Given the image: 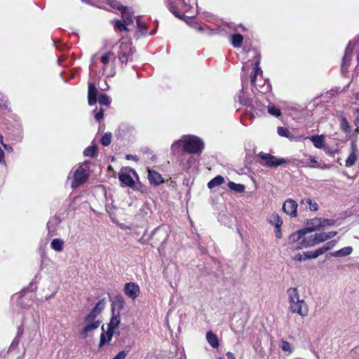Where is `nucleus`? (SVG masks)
I'll return each instance as SVG.
<instances>
[{"mask_svg": "<svg viewBox=\"0 0 359 359\" xmlns=\"http://www.w3.org/2000/svg\"><path fill=\"white\" fill-rule=\"evenodd\" d=\"M90 161H85L75 165L68 176L72 189H76L83 184L89 178L90 172Z\"/></svg>", "mask_w": 359, "mask_h": 359, "instance_id": "7ed1b4c3", "label": "nucleus"}, {"mask_svg": "<svg viewBox=\"0 0 359 359\" xmlns=\"http://www.w3.org/2000/svg\"><path fill=\"white\" fill-rule=\"evenodd\" d=\"M97 146H90L86 148L83 152L84 156L95 157L97 155Z\"/></svg>", "mask_w": 359, "mask_h": 359, "instance_id": "a19ab883", "label": "nucleus"}, {"mask_svg": "<svg viewBox=\"0 0 359 359\" xmlns=\"http://www.w3.org/2000/svg\"><path fill=\"white\" fill-rule=\"evenodd\" d=\"M123 290L125 294L132 300H135L140 293V286L134 282L126 283Z\"/></svg>", "mask_w": 359, "mask_h": 359, "instance_id": "9b49d317", "label": "nucleus"}, {"mask_svg": "<svg viewBox=\"0 0 359 359\" xmlns=\"http://www.w3.org/2000/svg\"><path fill=\"white\" fill-rule=\"evenodd\" d=\"M280 229L281 228L276 229V236L278 238H280L282 236Z\"/></svg>", "mask_w": 359, "mask_h": 359, "instance_id": "69168bd1", "label": "nucleus"}, {"mask_svg": "<svg viewBox=\"0 0 359 359\" xmlns=\"http://www.w3.org/2000/svg\"><path fill=\"white\" fill-rule=\"evenodd\" d=\"M137 24V32L135 34V38L139 39L141 37H145L147 36H153L156 33V29L149 32L148 27L146 23L142 20L141 17H138L136 20Z\"/></svg>", "mask_w": 359, "mask_h": 359, "instance_id": "9d476101", "label": "nucleus"}, {"mask_svg": "<svg viewBox=\"0 0 359 359\" xmlns=\"http://www.w3.org/2000/svg\"><path fill=\"white\" fill-rule=\"evenodd\" d=\"M356 44H359V34L355 38L353 41L348 42L342 59V68H345L349 65L352 49Z\"/></svg>", "mask_w": 359, "mask_h": 359, "instance_id": "f8f14e48", "label": "nucleus"}, {"mask_svg": "<svg viewBox=\"0 0 359 359\" xmlns=\"http://www.w3.org/2000/svg\"><path fill=\"white\" fill-rule=\"evenodd\" d=\"M311 141L316 148L322 149L325 146V137L323 135L311 136Z\"/></svg>", "mask_w": 359, "mask_h": 359, "instance_id": "7c9ffc66", "label": "nucleus"}, {"mask_svg": "<svg viewBox=\"0 0 359 359\" xmlns=\"http://www.w3.org/2000/svg\"><path fill=\"white\" fill-rule=\"evenodd\" d=\"M226 356L228 359H236L234 355L231 352H228L226 353Z\"/></svg>", "mask_w": 359, "mask_h": 359, "instance_id": "338daca9", "label": "nucleus"}, {"mask_svg": "<svg viewBox=\"0 0 359 359\" xmlns=\"http://www.w3.org/2000/svg\"><path fill=\"white\" fill-rule=\"evenodd\" d=\"M288 302L289 310L292 313L305 317L308 315L309 308L304 299H300L299 290L297 287H290L286 291Z\"/></svg>", "mask_w": 359, "mask_h": 359, "instance_id": "20e7f679", "label": "nucleus"}, {"mask_svg": "<svg viewBox=\"0 0 359 359\" xmlns=\"http://www.w3.org/2000/svg\"><path fill=\"white\" fill-rule=\"evenodd\" d=\"M337 243V241L336 240H332L327 242L323 247L319 248L318 250L320 251V255H323L327 251L332 249L335 246Z\"/></svg>", "mask_w": 359, "mask_h": 359, "instance_id": "58836bf2", "label": "nucleus"}, {"mask_svg": "<svg viewBox=\"0 0 359 359\" xmlns=\"http://www.w3.org/2000/svg\"><path fill=\"white\" fill-rule=\"evenodd\" d=\"M224 182V179L221 175H217L213 179H212L208 183V187L210 189L215 188L216 187H218L221 185Z\"/></svg>", "mask_w": 359, "mask_h": 359, "instance_id": "e433bc0d", "label": "nucleus"}, {"mask_svg": "<svg viewBox=\"0 0 359 359\" xmlns=\"http://www.w3.org/2000/svg\"><path fill=\"white\" fill-rule=\"evenodd\" d=\"M258 156L260 159L264 161L262 165L269 168H277L287 163V161L283 158H277L271 154L264 153L263 151L259 152Z\"/></svg>", "mask_w": 359, "mask_h": 359, "instance_id": "6e6552de", "label": "nucleus"}, {"mask_svg": "<svg viewBox=\"0 0 359 359\" xmlns=\"http://www.w3.org/2000/svg\"><path fill=\"white\" fill-rule=\"evenodd\" d=\"M118 178L121 184L124 186L129 187H133L135 186V181L128 173L121 172L118 175Z\"/></svg>", "mask_w": 359, "mask_h": 359, "instance_id": "393cba45", "label": "nucleus"}, {"mask_svg": "<svg viewBox=\"0 0 359 359\" xmlns=\"http://www.w3.org/2000/svg\"><path fill=\"white\" fill-rule=\"evenodd\" d=\"M93 113H95V114H94L95 119L97 122H100V121L104 117V110H103V109L100 108L98 111H97V109H95L93 111Z\"/></svg>", "mask_w": 359, "mask_h": 359, "instance_id": "3c124183", "label": "nucleus"}, {"mask_svg": "<svg viewBox=\"0 0 359 359\" xmlns=\"http://www.w3.org/2000/svg\"><path fill=\"white\" fill-rule=\"evenodd\" d=\"M126 158L127 160H133L135 161H137L139 159L136 155H132V154H127L126 156Z\"/></svg>", "mask_w": 359, "mask_h": 359, "instance_id": "052dcab7", "label": "nucleus"}, {"mask_svg": "<svg viewBox=\"0 0 359 359\" xmlns=\"http://www.w3.org/2000/svg\"><path fill=\"white\" fill-rule=\"evenodd\" d=\"M302 203H306L309 205V208L311 211H316L318 209V205L316 202L313 201L311 198H305L302 200Z\"/></svg>", "mask_w": 359, "mask_h": 359, "instance_id": "37998d69", "label": "nucleus"}, {"mask_svg": "<svg viewBox=\"0 0 359 359\" xmlns=\"http://www.w3.org/2000/svg\"><path fill=\"white\" fill-rule=\"evenodd\" d=\"M236 30L237 25L233 22H224L215 27H210L208 25L203 23V33H207L210 35H226L231 32H236Z\"/></svg>", "mask_w": 359, "mask_h": 359, "instance_id": "0eeeda50", "label": "nucleus"}, {"mask_svg": "<svg viewBox=\"0 0 359 359\" xmlns=\"http://www.w3.org/2000/svg\"><path fill=\"white\" fill-rule=\"evenodd\" d=\"M354 125L358 126L359 125V117H357L355 120H354Z\"/></svg>", "mask_w": 359, "mask_h": 359, "instance_id": "774afa93", "label": "nucleus"}, {"mask_svg": "<svg viewBox=\"0 0 359 359\" xmlns=\"http://www.w3.org/2000/svg\"><path fill=\"white\" fill-rule=\"evenodd\" d=\"M257 75H254L252 74V75L250 76V83L252 84V85H255V82H256V80H257Z\"/></svg>", "mask_w": 359, "mask_h": 359, "instance_id": "0e129e2a", "label": "nucleus"}, {"mask_svg": "<svg viewBox=\"0 0 359 359\" xmlns=\"http://www.w3.org/2000/svg\"><path fill=\"white\" fill-rule=\"evenodd\" d=\"M65 242L60 238H54L51 241L50 246L55 252H60L63 250Z\"/></svg>", "mask_w": 359, "mask_h": 359, "instance_id": "c756f323", "label": "nucleus"}, {"mask_svg": "<svg viewBox=\"0 0 359 359\" xmlns=\"http://www.w3.org/2000/svg\"><path fill=\"white\" fill-rule=\"evenodd\" d=\"M280 347L283 351L285 352H292L291 345L287 341H283L280 344Z\"/></svg>", "mask_w": 359, "mask_h": 359, "instance_id": "864d4df0", "label": "nucleus"}, {"mask_svg": "<svg viewBox=\"0 0 359 359\" xmlns=\"http://www.w3.org/2000/svg\"><path fill=\"white\" fill-rule=\"evenodd\" d=\"M128 353V351H121L113 359H125Z\"/></svg>", "mask_w": 359, "mask_h": 359, "instance_id": "5fc2aeb1", "label": "nucleus"}, {"mask_svg": "<svg viewBox=\"0 0 359 359\" xmlns=\"http://www.w3.org/2000/svg\"><path fill=\"white\" fill-rule=\"evenodd\" d=\"M268 113L275 117H280L282 115L280 109L274 104H269L267 109Z\"/></svg>", "mask_w": 359, "mask_h": 359, "instance_id": "ea45409f", "label": "nucleus"}, {"mask_svg": "<svg viewBox=\"0 0 359 359\" xmlns=\"http://www.w3.org/2000/svg\"><path fill=\"white\" fill-rule=\"evenodd\" d=\"M148 179L150 184L158 186L163 182L162 176L156 171L148 170Z\"/></svg>", "mask_w": 359, "mask_h": 359, "instance_id": "412c9836", "label": "nucleus"}, {"mask_svg": "<svg viewBox=\"0 0 359 359\" xmlns=\"http://www.w3.org/2000/svg\"><path fill=\"white\" fill-rule=\"evenodd\" d=\"M229 40L231 44L234 48H238L242 46L243 41V36L242 34L238 33L232 34L229 36Z\"/></svg>", "mask_w": 359, "mask_h": 359, "instance_id": "bb28decb", "label": "nucleus"}, {"mask_svg": "<svg viewBox=\"0 0 359 359\" xmlns=\"http://www.w3.org/2000/svg\"><path fill=\"white\" fill-rule=\"evenodd\" d=\"M0 106L1 107H7V100L6 97L0 93Z\"/></svg>", "mask_w": 359, "mask_h": 359, "instance_id": "6e6d98bb", "label": "nucleus"}, {"mask_svg": "<svg viewBox=\"0 0 359 359\" xmlns=\"http://www.w3.org/2000/svg\"><path fill=\"white\" fill-rule=\"evenodd\" d=\"M255 53H256V60L253 64L254 68H253V72L252 74L254 75H258L259 74H262V70L261 69V67H259L260 60H261V56L256 50H255Z\"/></svg>", "mask_w": 359, "mask_h": 359, "instance_id": "4c0bfd02", "label": "nucleus"}, {"mask_svg": "<svg viewBox=\"0 0 359 359\" xmlns=\"http://www.w3.org/2000/svg\"><path fill=\"white\" fill-rule=\"evenodd\" d=\"M116 56L112 51H108L102 55L100 57V61L103 64V70L106 71L110 62H114Z\"/></svg>", "mask_w": 359, "mask_h": 359, "instance_id": "5701e85b", "label": "nucleus"}, {"mask_svg": "<svg viewBox=\"0 0 359 359\" xmlns=\"http://www.w3.org/2000/svg\"><path fill=\"white\" fill-rule=\"evenodd\" d=\"M62 218L58 215L50 217L47 222V236L53 237L60 234Z\"/></svg>", "mask_w": 359, "mask_h": 359, "instance_id": "1a4fd4ad", "label": "nucleus"}, {"mask_svg": "<svg viewBox=\"0 0 359 359\" xmlns=\"http://www.w3.org/2000/svg\"><path fill=\"white\" fill-rule=\"evenodd\" d=\"M358 134H359V127L357 126V128L353 131L351 132L348 139L351 140V142L354 141L356 143Z\"/></svg>", "mask_w": 359, "mask_h": 359, "instance_id": "603ef678", "label": "nucleus"}, {"mask_svg": "<svg viewBox=\"0 0 359 359\" xmlns=\"http://www.w3.org/2000/svg\"><path fill=\"white\" fill-rule=\"evenodd\" d=\"M203 21L204 20L210 21L212 19V17L210 14L203 12Z\"/></svg>", "mask_w": 359, "mask_h": 359, "instance_id": "e2e57ef3", "label": "nucleus"}, {"mask_svg": "<svg viewBox=\"0 0 359 359\" xmlns=\"http://www.w3.org/2000/svg\"><path fill=\"white\" fill-rule=\"evenodd\" d=\"M304 255L305 256L306 259H316L321 255H320L318 249H317L315 251L304 252Z\"/></svg>", "mask_w": 359, "mask_h": 359, "instance_id": "49530a36", "label": "nucleus"}, {"mask_svg": "<svg viewBox=\"0 0 359 359\" xmlns=\"http://www.w3.org/2000/svg\"><path fill=\"white\" fill-rule=\"evenodd\" d=\"M205 339L212 348H218L219 347L220 343L219 338L212 330H209L206 332Z\"/></svg>", "mask_w": 359, "mask_h": 359, "instance_id": "aec40b11", "label": "nucleus"}, {"mask_svg": "<svg viewBox=\"0 0 359 359\" xmlns=\"http://www.w3.org/2000/svg\"><path fill=\"white\" fill-rule=\"evenodd\" d=\"M353 252V248L347 246L339 250L331 252L330 255L334 257H344L350 255Z\"/></svg>", "mask_w": 359, "mask_h": 359, "instance_id": "cd10ccee", "label": "nucleus"}, {"mask_svg": "<svg viewBox=\"0 0 359 359\" xmlns=\"http://www.w3.org/2000/svg\"><path fill=\"white\" fill-rule=\"evenodd\" d=\"M83 323L84 326L79 332L82 335L83 338H86L88 332L93 331L99 327L100 321L94 320L86 321V318L85 317L83 319Z\"/></svg>", "mask_w": 359, "mask_h": 359, "instance_id": "ddd939ff", "label": "nucleus"}, {"mask_svg": "<svg viewBox=\"0 0 359 359\" xmlns=\"http://www.w3.org/2000/svg\"><path fill=\"white\" fill-rule=\"evenodd\" d=\"M97 89L94 83L88 84V100L90 105H93L97 102Z\"/></svg>", "mask_w": 359, "mask_h": 359, "instance_id": "4be33fe9", "label": "nucleus"}, {"mask_svg": "<svg viewBox=\"0 0 359 359\" xmlns=\"http://www.w3.org/2000/svg\"><path fill=\"white\" fill-rule=\"evenodd\" d=\"M113 49L117 52V57L122 65H126L128 61L132 60L135 49L129 41H120L113 46Z\"/></svg>", "mask_w": 359, "mask_h": 359, "instance_id": "423d86ee", "label": "nucleus"}, {"mask_svg": "<svg viewBox=\"0 0 359 359\" xmlns=\"http://www.w3.org/2000/svg\"><path fill=\"white\" fill-rule=\"evenodd\" d=\"M309 160L312 164H305V167L308 168H320V169H326L328 168L329 166L326 164H324L323 165H321L320 163H318L316 158L314 156H310Z\"/></svg>", "mask_w": 359, "mask_h": 359, "instance_id": "c9c22d12", "label": "nucleus"}, {"mask_svg": "<svg viewBox=\"0 0 359 359\" xmlns=\"http://www.w3.org/2000/svg\"><path fill=\"white\" fill-rule=\"evenodd\" d=\"M120 323H121V317H120L119 313H118L117 314H115L114 309H112V316H111L109 323L107 325V326H108L107 330L115 334L114 330L116 328H117L118 327ZM116 334L119 335V332H116Z\"/></svg>", "mask_w": 359, "mask_h": 359, "instance_id": "6ab92c4d", "label": "nucleus"}, {"mask_svg": "<svg viewBox=\"0 0 359 359\" xmlns=\"http://www.w3.org/2000/svg\"><path fill=\"white\" fill-rule=\"evenodd\" d=\"M2 145V147L8 152H13V147L9 145V144H6L5 143L3 142V144H1Z\"/></svg>", "mask_w": 359, "mask_h": 359, "instance_id": "680f3d73", "label": "nucleus"}, {"mask_svg": "<svg viewBox=\"0 0 359 359\" xmlns=\"http://www.w3.org/2000/svg\"><path fill=\"white\" fill-rule=\"evenodd\" d=\"M278 135L284 137H289L290 133L289 130L285 127L279 126L277 128Z\"/></svg>", "mask_w": 359, "mask_h": 359, "instance_id": "09e8293b", "label": "nucleus"}, {"mask_svg": "<svg viewBox=\"0 0 359 359\" xmlns=\"http://www.w3.org/2000/svg\"><path fill=\"white\" fill-rule=\"evenodd\" d=\"M228 188L236 193H243L245 189V187L242 184H236L233 182L229 181L228 182Z\"/></svg>", "mask_w": 359, "mask_h": 359, "instance_id": "f704fd0d", "label": "nucleus"}, {"mask_svg": "<svg viewBox=\"0 0 359 359\" xmlns=\"http://www.w3.org/2000/svg\"><path fill=\"white\" fill-rule=\"evenodd\" d=\"M337 234V231H330V232H327V233H325V237H326V240H328V239H330V238H332L333 237H334Z\"/></svg>", "mask_w": 359, "mask_h": 359, "instance_id": "13d9d810", "label": "nucleus"}, {"mask_svg": "<svg viewBox=\"0 0 359 359\" xmlns=\"http://www.w3.org/2000/svg\"><path fill=\"white\" fill-rule=\"evenodd\" d=\"M169 11L177 18L183 20L192 29L201 32L202 22L200 18L195 17L198 13L197 0H166Z\"/></svg>", "mask_w": 359, "mask_h": 359, "instance_id": "f03ea898", "label": "nucleus"}, {"mask_svg": "<svg viewBox=\"0 0 359 359\" xmlns=\"http://www.w3.org/2000/svg\"><path fill=\"white\" fill-rule=\"evenodd\" d=\"M297 203L292 199L286 200L283 205V210L291 217L297 216Z\"/></svg>", "mask_w": 359, "mask_h": 359, "instance_id": "4468645a", "label": "nucleus"}, {"mask_svg": "<svg viewBox=\"0 0 359 359\" xmlns=\"http://www.w3.org/2000/svg\"><path fill=\"white\" fill-rule=\"evenodd\" d=\"M315 245H316V243L314 241V238H313V235H311V236L304 238L301 242H299L297 243L296 248L298 250H300V249H303V248L313 247Z\"/></svg>", "mask_w": 359, "mask_h": 359, "instance_id": "a878e982", "label": "nucleus"}, {"mask_svg": "<svg viewBox=\"0 0 359 359\" xmlns=\"http://www.w3.org/2000/svg\"><path fill=\"white\" fill-rule=\"evenodd\" d=\"M111 142V134L108 133H105L101 138L100 142L104 146H109Z\"/></svg>", "mask_w": 359, "mask_h": 359, "instance_id": "de8ad7c7", "label": "nucleus"}, {"mask_svg": "<svg viewBox=\"0 0 359 359\" xmlns=\"http://www.w3.org/2000/svg\"><path fill=\"white\" fill-rule=\"evenodd\" d=\"M320 221H321L322 229H323L326 226H333L336 223V221L333 219L320 218Z\"/></svg>", "mask_w": 359, "mask_h": 359, "instance_id": "8fccbe9b", "label": "nucleus"}, {"mask_svg": "<svg viewBox=\"0 0 359 359\" xmlns=\"http://www.w3.org/2000/svg\"><path fill=\"white\" fill-rule=\"evenodd\" d=\"M307 233L303 228L292 233L289 237V241L291 243L298 242Z\"/></svg>", "mask_w": 359, "mask_h": 359, "instance_id": "473e14b6", "label": "nucleus"}, {"mask_svg": "<svg viewBox=\"0 0 359 359\" xmlns=\"http://www.w3.org/2000/svg\"><path fill=\"white\" fill-rule=\"evenodd\" d=\"M269 222L271 224L274 225L276 229L281 228L283 224V221L280 217L276 212H273L270 215Z\"/></svg>", "mask_w": 359, "mask_h": 359, "instance_id": "2f4dec72", "label": "nucleus"}, {"mask_svg": "<svg viewBox=\"0 0 359 359\" xmlns=\"http://www.w3.org/2000/svg\"><path fill=\"white\" fill-rule=\"evenodd\" d=\"M340 129L348 137L351 132V126L345 116H342L340 123Z\"/></svg>", "mask_w": 359, "mask_h": 359, "instance_id": "72a5a7b5", "label": "nucleus"}, {"mask_svg": "<svg viewBox=\"0 0 359 359\" xmlns=\"http://www.w3.org/2000/svg\"><path fill=\"white\" fill-rule=\"evenodd\" d=\"M306 233L322 229L320 218L315 217L309 219L306 222V227L304 228Z\"/></svg>", "mask_w": 359, "mask_h": 359, "instance_id": "2eb2a0df", "label": "nucleus"}, {"mask_svg": "<svg viewBox=\"0 0 359 359\" xmlns=\"http://www.w3.org/2000/svg\"><path fill=\"white\" fill-rule=\"evenodd\" d=\"M104 299L100 300L97 302L94 308L90 311V313L86 316V321L94 320H97L96 318L98 316V314L100 313V312L104 309Z\"/></svg>", "mask_w": 359, "mask_h": 359, "instance_id": "dca6fc26", "label": "nucleus"}, {"mask_svg": "<svg viewBox=\"0 0 359 359\" xmlns=\"http://www.w3.org/2000/svg\"><path fill=\"white\" fill-rule=\"evenodd\" d=\"M313 236L314 238L316 245L327 241L325 232L315 233L314 235H313Z\"/></svg>", "mask_w": 359, "mask_h": 359, "instance_id": "a18cd8bd", "label": "nucleus"}, {"mask_svg": "<svg viewBox=\"0 0 359 359\" xmlns=\"http://www.w3.org/2000/svg\"><path fill=\"white\" fill-rule=\"evenodd\" d=\"M202 150V140L194 135H183L170 146V154L183 169L196 165Z\"/></svg>", "mask_w": 359, "mask_h": 359, "instance_id": "f257e3e1", "label": "nucleus"}, {"mask_svg": "<svg viewBox=\"0 0 359 359\" xmlns=\"http://www.w3.org/2000/svg\"><path fill=\"white\" fill-rule=\"evenodd\" d=\"M357 144L354 141H352L351 144V153L345 161V165L346 167H351L357 161Z\"/></svg>", "mask_w": 359, "mask_h": 359, "instance_id": "a211bd4d", "label": "nucleus"}, {"mask_svg": "<svg viewBox=\"0 0 359 359\" xmlns=\"http://www.w3.org/2000/svg\"><path fill=\"white\" fill-rule=\"evenodd\" d=\"M241 82H242V89L240 91L238 99V102L243 104L246 106H250L251 101L250 99L245 95L244 89L245 88V86L248 85V79L247 77H244L243 76H241Z\"/></svg>", "mask_w": 359, "mask_h": 359, "instance_id": "f3484780", "label": "nucleus"}, {"mask_svg": "<svg viewBox=\"0 0 359 359\" xmlns=\"http://www.w3.org/2000/svg\"><path fill=\"white\" fill-rule=\"evenodd\" d=\"M97 101L101 105L109 106L111 103V99L107 94H100L98 98H97Z\"/></svg>", "mask_w": 359, "mask_h": 359, "instance_id": "c03bdc74", "label": "nucleus"}, {"mask_svg": "<svg viewBox=\"0 0 359 359\" xmlns=\"http://www.w3.org/2000/svg\"><path fill=\"white\" fill-rule=\"evenodd\" d=\"M109 5L112 8H116L121 13L122 19L114 21V27L121 32L128 31L127 26L133 23V13L131 9L113 0H110Z\"/></svg>", "mask_w": 359, "mask_h": 359, "instance_id": "39448f33", "label": "nucleus"}, {"mask_svg": "<svg viewBox=\"0 0 359 359\" xmlns=\"http://www.w3.org/2000/svg\"><path fill=\"white\" fill-rule=\"evenodd\" d=\"M114 334V333H113L112 332H111L108 330H107L106 332H102L100 334V343L98 344V346L100 348H101L103 346H104L106 344L109 343L110 341L111 340Z\"/></svg>", "mask_w": 359, "mask_h": 359, "instance_id": "c85d7f7f", "label": "nucleus"}, {"mask_svg": "<svg viewBox=\"0 0 359 359\" xmlns=\"http://www.w3.org/2000/svg\"><path fill=\"white\" fill-rule=\"evenodd\" d=\"M24 329L22 325L18 326L17 330V334L15 337L13 339L11 344L9 346L8 352H11L12 351L15 350L19 345L20 339L23 334Z\"/></svg>", "mask_w": 359, "mask_h": 359, "instance_id": "b1692460", "label": "nucleus"}, {"mask_svg": "<svg viewBox=\"0 0 359 359\" xmlns=\"http://www.w3.org/2000/svg\"><path fill=\"white\" fill-rule=\"evenodd\" d=\"M293 259L294 260H296V261H302V260H305L306 258H305V256L304 255V253L303 254H297L294 257H293Z\"/></svg>", "mask_w": 359, "mask_h": 359, "instance_id": "4d7b16f0", "label": "nucleus"}, {"mask_svg": "<svg viewBox=\"0 0 359 359\" xmlns=\"http://www.w3.org/2000/svg\"><path fill=\"white\" fill-rule=\"evenodd\" d=\"M0 163L6 164L5 153L1 147H0Z\"/></svg>", "mask_w": 359, "mask_h": 359, "instance_id": "bf43d9fd", "label": "nucleus"}, {"mask_svg": "<svg viewBox=\"0 0 359 359\" xmlns=\"http://www.w3.org/2000/svg\"><path fill=\"white\" fill-rule=\"evenodd\" d=\"M114 304L121 310L126 305V301L121 294L116 295L114 300Z\"/></svg>", "mask_w": 359, "mask_h": 359, "instance_id": "79ce46f5", "label": "nucleus"}]
</instances>
